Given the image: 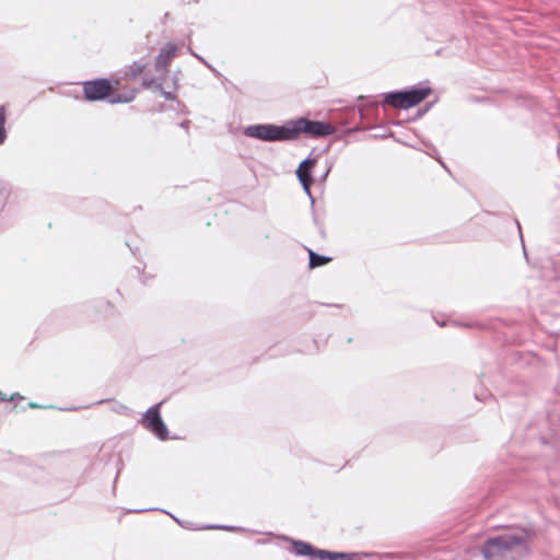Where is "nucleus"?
<instances>
[{
  "label": "nucleus",
  "mask_w": 560,
  "mask_h": 560,
  "mask_svg": "<svg viewBox=\"0 0 560 560\" xmlns=\"http://www.w3.org/2000/svg\"><path fill=\"white\" fill-rule=\"evenodd\" d=\"M8 138V108L5 105H0V147L5 144Z\"/></svg>",
  "instance_id": "11"
},
{
  "label": "nucleus",
  "mask_w": 560,
  "mask_h": 560,
  "mask_svg": "<svg viewBox=\"0 0 560 560\" xmlns=\"http://www.w3.org/2000/svg\"><path fill=\"white\" fill-rule=\"evenodd\" d=\"M430 93L429 86H413L409 90L384 94V103L395 108L408 109L421 103Z\"/></svg>",
  "instance_id": "4"
},
{
  "label": "nucleus",
  "mask_w": 560,
  "mask_h": 560,
  "mask_svg": "<svg viewBox=\"0 0 560 560\" xmlns=\"http://www.w3.org/2000/svg\"><path fill=\"white\" fill-rule=\"evenodd\" d=\"M188 126H189V121L188 120H185L180 124V127L184 128V129H188Z\"/></svg>",
  "instance_id": "22"
},
{
  "label": "nucleus",
  "mask_w": 560,
  "mask_h": 560,
  "mask_svg": "<svg viewBox=\"0 0 560 560\" xmlns=\"http://www.w3.org/2000/svg\"><path fill=\"white\" fill-rule=\"evenodd\" d=\"M243 135L262 142H290L288 120L283 125H249L243 129Z\"/></svg>",
  "instance_id": "3"
},
{
  "label": "nucleus",
  "mask_w": 560,
  "mask_h": 560,
  "mask_svg": "<svg viewBox=\"0 0 560 560\" xmlns=\"http://www.w3.org/2000/svg\"><path fill=\"white\" fill-rule=\"evenodd\" d=\"M28 406H30L31 408H34V409H35V408H43V406L37 405V404H35V402H31Z\"/></svg>",
  "instance_id": "23"
},
{
  "label": "nucleus",
  "mask_w": 560,
  "mask_h": 560,
  "mask_svg": "<svg viewBox=\"0 0 560 560\" xmlns=\"http://www.w3.org/2000/svg\"><path fill=\"white\" fill-rule=\"evenodd\" d=\"M205 528H207V529H223V530H229V532L243 530V528H241V527L225 526V525H209V526H206Z\"/></svg>",
  "instance_id": "16"
},
{
  "label": "nucleus",
  "mask_w": 560,
  "mask_h": 560,
  "mask_svg": "<svg viewBox=\"0 0 560 560\" xmlns=\"http://www.w3.org/2000/svg\"><path fill=\"white\" fill-rule=\"evenodd\" d=\"M115 412L117 413H120V415H125L129 411L128 407L122 405V404H119V402H116L113 408H112Z\"/></svg>",
  "instance_id": "18"
},
{
  "label": "nucleus",
  "mask_w": 560,
  "mask_h": 560,
  "mask_svg": "<svg viewBox=\"0 0 560 560\" xmlns=\"http://www.w3.org/2000/svg\"><path fill=\"white\" fill-rule=\"evenodd\" d=\"M316 164V160L312 158H307L304 161L301 162L296 170V176L299 180L301 182L303 189L305 192L311 196V184H312V177H311V168Z\"/></svg>",
  "instance_id": "8"
},
{
  "label": "nucleus",
  "mask_w": 560,
  "mask_h": 560,
  "mask_svg": "<svg viewBox=\"0 0 560 560\" xmlns=\"http://www.w3.org/2000/svg\"><path fill=\"white\" fill-rule=\"evenodd\" d=\"M155 88L161 91V93L165 97V100H173L174 98L173 93L171 91L164 90L162 83H156Z\"/></svg>",
  "instance_id": "17"
},
{
  "label": "nucleus",
  "mask_w": 560,
  "mask_h": 560,
  "mask_svg": "<svg viewBox=\"0 0 560 560\" xmlns=\"http://www.w3.org/2000/svg\"><path fill=\"white\" fill-rule=\"evenodd\" d=\"M12 194L10 184L0 180V229L4 228V221L8 219V202Z\"/></svg>",
  "instance_id": "10"
},
{
  "label": "nucleus",
  "mask_w": 560,
  "mask_h": 560,
  "mask_svg": "<svg viewBox=\"0 0 560 560\" xmlns=\"http://www.w3.org/2000/svg\"><path fill=\"white\" fill-rule=\"evenodd\" d=\"M523 249H525V246L523 245ZM524 255L527 256V252L524 250Z\"/></svg>",
  "instance_id": "27"
},
{
  "label": "nucleus",
  "mask_w": 560,
  "mask_h": 560,
  "mask_svg": "<svg viewBox=\"0 0 560 560\" xmlns=\"http://www.w3.org/2000/svg\"><path fill=\"white\" fill-rule=\"evenodd\" d=\"M152 84H155L153 80H149V79H144V80H143V85H144L145 88H149V86H151Z\"/></svg>",
  "instance_id": "21"
},
{
  "label": "nucleus",
  "mask_w": 560,
  "mask_h": 560,
  "mask_svg": "<svg viewBox=\"0 0 560 560\" xmlns=\"http://www.w3.org/2000/svg\"><path fill=\"white\" fill-rule=\"evenodd\" d=\"M378 556L373 552H336L335 560H364Z\"/></svg>",
  "instance_id": "12"
},
{
  "label": "nucleus",
  "mask_w": 560,
  "mask_h": 560,
  "mask_svg": "<svg viewBox=\"0 0 560 560\" xmlns=\"http://www.w3.org/2000/svg\"><path fill=\"white\" fill-rule=\"evenodd\" d=\"M145 67L147 62L142 60L135 61L132 65L129 66L127 75H129L132 79H136L139 74L142 73Z\"/></svg>",
  "instance_id": "14"
},
{
  "label": "nucleus",
  "mask_w": 560,
  "mask_h": 560,
  "mask_svg": "<svg viewBox=\"0 0 560 560\" xmlns=\"http://www.w3.org/2000/svg\"><path fill=\"white\" fill-rule=\"evenodd\" d=\"M293 545V552L296 556L310 557L311 560H335L336 552L316 549L311 544L302 540L285 538Z\"/></svg>",
  "instance_id": "7"
},
{
  "label": "nucleus",
  "mask_w": 560,
  "mask_h": 560,
  "mask_svg": "<svg viewBox=\"0 0 560 560\" xmlns=\"http://www.w3.org/2000/svg\"><path fill=\"white\" fill-rule=\"evenodd\" d=\"M308 256H310V267L311 268H316V267L323 266L330 261L329 257L318 255L313 250H310Z\"/></svg>",
  "instance_id": "13"
},
{
  "label": "nucleus",
  "mask_w": 560,
  "mask_h": 560,
  "mask_svg": "<svg viewBox=\"0 0 560 560\" xmlns=\"http://www.w3.org/2000/svg\"><path fill=\"white\" fill-rule=\"evenodd\" d=\"M162 402L150 407L139 420V423L161 441L170 439L168 429L161 418L160 407Z\"/></svg>",
  "instance_id": "5"
},
{
  "label": "nucleus",
  "mask_w": 560,
  "mask_h": 560,
  "mask_svg": "<svg viewBox=\"0 0 560 560\" xmlns=\"http://www.w3.org/2000/svg\"><path fill=\"white\" fill-rule=\"evenodd\" d=\"M176 52H177L176 45H174L172 43L165 44L161 48L158 57L155 58V68H156V70L160 71V70L166 69V67L170 65V62L176 56Z\"/></svg>",
  "instance_id": "9"
},
{
  "label": "nucleus",
  "mask_w": 560,
  "mask_h": 560,
  "mask_svg": "<svg viewBox=\"0 0 560 560\" xmlns=\"http://www.w3.org/2000/svg\"><path fill=\"white\" fill-rule=\"evenodd\" d=\"M84 98L89 102L105 100L113 90L112 82L107 79H95L82 83Z\"/></svg>",
  "instance_id": "6"
},
{
  "label": "nucleus",
  "mask_w": 560,
  "mask_h": 560,
  "mask_svg": "<svg viewBox=\"0 0 560 560\" xmlns=\"http://www.w3.org/2000/svg\"><path fill=\"white\" fill-rule=\"evenodd\" d=\"M136 97V91H129L128 93H125L124 95H119L117 97H113L109 100L112 104L115 103H129Z\"/></svg>",
  "instance_id": "15"
},
{
  "label": "nucleus",
  "mask_w": 560,
  "mask_h": 560,
  "mask_svg": "<svg viewBox=\"0 0 560 560\" xmlns=\"http://www.w3.org/2000/svg\"><path fill=\"white\" fill-rule=\"evenodd\" d=\"M330 170H331V165L327 168L325 176H327V175H328V173L330 172Z\"/></svg>",
  "instance_id": "25"
},
{
  "label": "nucleus",
  "mask_w": 560,
  "mask_h": 560,
  "mask_svg": "<svg viewBox=\"0 0 560 560\" xmlns=\"http://www.w3.org/2000/svg\"><path fill=\"white\" fill-rule=\"evenodd\" d=\"M288 125L290 141L298 140L303 133L311 137L319 138L330 136L336 131L335 127L328 122L310 120L304 117L289 119Z\"/></svg>",
  "instance_id": "2"
},
{
  "label": "nucleus",
  "mask_w": 560,
  "mask_h": 560,
  "mask_svg": "<svg viewBox=\"0 0 560 560\" xmlns=\"http://www.w3.org/2000/svg\"><path fill=\"white\" fill-rule=\"evenodd\" d=\"M198 60H200L205 66H207L209 69H211L214 73H218L217 70L208 62L206 61L202 57H200L199 55L195 54V52H191Z\"/></svg>",
  "instance_id": "19"
},
{
  "label": "nucleus",
  "mask_w": 560,
  "mask_h": 560,
  "mask_svg": "<svg viewBox=\"0 0 560 560\" xmlns=\"http://www.w3.org/2000/svg\"><path fill=\"white\" fill-rule=\"evenodd\" d=\"M526 538L527 533L524 530L503 534L488 539L481 552L487 560H501L512 550H524Z\"/></svg>",
  "instance_id": "1"
},
{
  "label": "nucleus",
  "mask_w": 560,
  "mask_h": 560,
  "mask_svg": "<svg viewBox=\"0 0 560 560\" xmlns=\"http://www.w3.org/2000/svg\"><path fill=\"white\" fill-rule=\"evenodd\" d=\"M171 516H172V518H173L176 523L180 524V521H179L177 517H175L174 515H171Z\"/></svg>",
  "instance_id": "24"
},
{
  "label": "nucleus",
  "mask_w": 560,
  "mask_h": 560,
  "mask_svg": "<svg viewBox=\"0 0 560 560\" xmlns=\"http://www.w3.org/2000/svg\"><path fill=\"white\" fill-rule=\"evenodd\" d=\"M16 399H23V396H21L19 393H14L11 395L10 398H8V400H10V401L16 400Z\"/></svg>",
  "instance_id": "20"
},
{
  "label": "nucleus",
  "mask_w": 560,
  "mask_h": 560,
  "mask_svg": "<svg viewBox=\"0 0 560 560\" xmlns=\"http://www.w3.org/2000/svg\"><path fill=\"white\" fill-rule=\"evenodd\" d=\"M143 511H144V510H135L133 512H136V513H141V512H143Z\"/></svg>",
  "instance_id": "26"
}]
</instances>
